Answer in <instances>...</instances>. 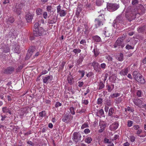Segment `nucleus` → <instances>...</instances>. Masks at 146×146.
Instances as JSON below:
<instances>
[{"label":"nucleus","instance_id":"nucleus-1","mask_svg":"<svg viewBox=\"0 0 146 146\" xmlns=\"http://www.w3.org/2000/svg\"><path fill=\"white\" fill-rule=\"evenodd\" d=\"M131 7H129L127 8L125 13V17L129 21L134 19L136 17L137 13L131 9Z\"/></svg>","mask_w":146,"mask_h":146},{"label":"nucleus","instance_id":"nucleus-2","mask_svg":"<svg viewBox=\"0 0 146 146\" xmlns=\"http://www.w3.org/2000/svg\"><path fill=\"white\" fill-rule=\"evenodd\" d=\"M104 16V14H102L99 15L98 18L95 19L94 21L95 26L97 28L103 25V21L105 20Z\"/></svg>","mask_w":146,"mask_h":146},{"label":"nucleus","instance_id":"nucleus-3","mask_svg":"<svg viewBox=\"0 0 146 146\" xmlns=\"http://www.w3.org/2000/svg\"><path fill=\"white\" fill-rule=\"evenodd\" d=\"M24 6V4L22 3L15 4L13 7V11L16 12L17 14L19 15L21 13V9Z\"/></svg>","mask_w":146,"mask_h":146},{"label":"nucleus","instance_id":"nucleus-4","mask_svg":"<svg viewBox=\"0 0 146 146\" xmlns=\"http://www.w3.org/2000/svg\"><path fill=\"white\" fill-rule=\"evenodd\" d=\"M125 38V36H122L121 37H119L114 44V48H116L118 46H121L123 48L124 46V44L122 43L123 40Z\"/></svg>","mask_w":146,"mask_h":146},{"label":"nucleus","instance_id":"nucleus-5","mask_svg":"<svg viewBox=\"0 0 146 146\" xmlns=\"http://www.w3.org/2000/svg\"><path fill=\"white\" fill-rule=\"evenodd\" d=\"M82 137L81 134L79 132H75L73 135L72 139L74 142L77 143L81 140Z\"/></svg>","mask_w":146,"mask_h":146},{"label":"nucleus","instance_id":"nucleus-6","mask_svg":"<svg viewBox=\"0 0 146 146\" xmlns=\"http://www.w3.org/2000/svg\"><path fill=\"white\" fill-rule=\"evenodd\" d=\"M123 15L122 14H121L117 16L115 20H114V22L115 23L114 26L115 27V25H116V27H117V25L118 23H120L124 24L123 22Z\"/></svg>","mask_w":146,"mask_h":146},{"label":"nucleus","instance_id":"nucleus-7","mask_svg":"<svg viewBox=\"0 0 146 146\" xmlns=\"http://www.w3.org/2000/svg\"><path fill=\"white\" fill-rule=\"evenodd\" d=\"M92 66H93L94 70L97 72L100 73L101 72V69L100 67V65L98 62L95 61L91 63Z\"/></svg>","mask_w":146,"mask_h":146},{"label":"nucleus","instance_id":"nucleus-8","mask_svg":"<svg viewBox=\"0 0 146 146\" xmlns=\"http://www.w3.org/2000/svg\"><path fill=\"white\" fill-rule=\"evenodd\" d=\"M57 12L58 14L61 17H64L66 14V12L65 11L63 10L62 7L59 5L56 7Z\"/></svg>","mask_w":146,"mask_h":146},{"label":"nucleus","instance_id":"nucleus-9","mask_svg":"<svg viewBox=\"0 0 146 146\" xmlns=\"http://www.w3.org/2000/svg\"><path fill=\"white\" fill-rule=\"evenodd\" d=\"M119 7L118 5L117 4L109 3L107 5L108 9L109 11H113L117 10Z\"/></svg>","mask_w":146,"mask_h":146},{"label":"nucleus","instance_id":"nucleus-10","mask_svg":"<svg viewBox=\"0 0 146 146\" xmlns=\"http://www.w3.org/2000/svg\"><path fill=\"white\" fill-rule=\"evenodd\" d=\"M133 102L135 105L139 107H146V104H144L140 99H135L133 100Z\"/></svg>","mask_w":146,"mask_h":146},{"label":"nucleus","instance_id":"nucleus-11","mask_svg":"<svg viewBox=\"0 0 146 146\" xmlns=\"http://www.w3.org/2000/svg\"><path fill=\"white\" fill-rule=\"evenodd\" d=\"M44 30L43 28L39 27L38 29V30H34L33 34L35 36H37L41 35L43 33Z\"/></svg>","mask_w":146,"mask_h":146},{"label":"nucleus","instance_id":"nucleus-12","mask_svg":"<svg viewBox=\"0 0 146 146\" xmlns=\"http://www.w3.org/2000/svg\"><path fill=\"white\" fill-rule=\"evenodd\" d=\"M15 69V68L13 66L7 67L5 69L4 73L6 74H11L14 72Z\"/></svg>","mask_w":146,"mask_h":146},{"label":"nucleus","instance_id":"nucleus-13","mask_svg":"<svg viewBox=\"0 0 146 146\" xmlns=\"http://www.w3.org/2000/svg\"><path fill=\"white\" fill-rule=\"evenodd\" d=\"M0 49L2 52L5 53L8 52L9 51V47H7L3 43H2L0 44Z\"/></svg>","mask_w":146,"mask_h":146},{"label":"nucleus","instance_id":"nucleus-14","mask_svg":"<svg viewBox=\"0 0 146 146\" xmlns=\"http://www.w3.org/2000/svg\"><path fill=\"white\" fill-rule=\"evenodd\" d=\"M34 16V14L29 12H28L26 15L25 17L27 21L29 23L31 22L33 17Z\"/></svg>","mask_w":146,"mask_h":146},{"label":"nucleus","instance_id":"nucleus-15","mask_svg":"<svg viewBox=\"0 0 146 146\" xmlns=\"http://www.w3.org/2000/svg\"><path fill=\"white\" fill-rule=\"evenodd\" d=\"M53 79V77L50 75L45 77L43 79V82L44 83L47 84L49 82H51Z\"/></svg>","mask_w":146,"mask_h":146},{"label":"nucleus","instance_id":"nucleus-16","mask_svg":"<svg viewBox=\"0 0 146 146\" xmlns=\"http://www.w3.org/2000/svg\"><path fill=\"white\" fill-rule=\"evenodd\" d=\"M137 82L141 84H144L145 82V80L144 78H143L142 76L141 75L139 76L138 78H137V79L135 80Z\"/></svg>","mask_w":146,"mask_h":146},{"label":"nucleus","instance_id":"nucleus-17","mask_svg":"<svg viewBox=\"0 0 146 146\" xmlns=\"http://www.w3.org/2000/svg\"><path fill=\"white\" fill-rule=\"evenodd\" d=\"M118 123H115L112 124L110 126V129L111 131H114L117 129L118 126Z\"/></svg>","mask_w":146,"mask_h":146},{"label":"nucleus","instance_id":"nucleus-18","mask_svg":"<svg viewBox=\"0 0 146 146\" xmlns=\"http://www.w3.org/2000/svg\"><path fill=\"white\" fill-rule=\"evenodd\" d=\"M92 39L95 42H102L101 38L98 35L93 36H92Z\"/></svg>","mask_w":146,"mask_h":146},{"label":"nucleus","instance_id":"nucleus-19","mask_svg":"<svg viewBox=\"0 0 146 146\" xmlns=\"http://www.w3.org/2000/svg\"><path fill=\"white\" fill-rule=\"evenodd\" d=\"M11 108H9L6 107H3L2 108V111L3 113H8L10 114H11Z\"/></svg>","mask_w":146,"mask_h":146},{"label":"nucleus","instance_id":"nucleus-20","mask_svg":"<svg viewBox=\"0 0 146 146\" xmlns=\"http://www.w3.org/2000/svg\"><path fill=\"white\" fill-rule=\"evenodd\" d=\"M128 72L127 68H125L120 72L119 74L121 75H126Z\"/></svg>","mask_w":146,"mask_h":146},{"label":"nucleus","instance_id":"nucleus-21","mask_svg":"<svg viewBox=\"0 0 146 146\" xmlns=\"http://www.w3.org/2000/svg\"><path fill=\"white\" fill-rule=\"evenodd\" d=\"M14 50L15 52L18 54H19L21 52L20 46L19 44H16Z\"/></svg>","mask_w":146,"mask_h":146},{"label":"nucleus","instance_id":"nucleus-22","mask_svg":"<svg viewBox=\"0 0 146 146\" xmlns=\"http://www.w3.org/2000/svg\"><path fill=\"white\" fill-rule=\"evenodd\" d=\"M141 75V74L137 71H134L133 74V77L134 78L135 80L137 79V78H138V77Z\"/></svg>","mask_w":146,"mask_h":146},{"label":"nucleus","instance_id":"nucleus-23","mask_svg":"<svg viewBox=\"0 0 146 146\" xmlns=\"http://www.w3.org/2000/svg\"><path fill=\"white\" fill-rule=\"evenodd\" d=\"M105 27V28L104 35L105 37H109L111 35V34L110 33V32Z\"/></svg>","mask_w":146,"mask_h":146},{"label":"nucleus","instance_id":"nucleus-24","mask_svg":"<svg viewBox=\"0 0 146 146\" xmlns=\"http://www.w3.org/2000/svg\"><path fill=\"white\" fill-rule=\"evenodd\" d=\"M15 21L14 18L12 17H10L6 20V22L7 24H10L13 23Z\"/></svg>","mask_w":146,"mask_h":146},{"label":"nucleus","instance_id":"nucleus-25","mask_svg":"<svg viewBox=\"0 0 146 146\" xmlns=\"http://www.w3.org/2000/svg\"><path fill=\"white\" fill-rule=\"evenodd\" d=\"M114 84H111L110 85H107L106 87L107 89L109 92H111L114 88Z\"/></svg>","mask_w":146,"mask_h":146},{"label":"nucleus","instance_id":"nucleus-26","mask_svg":"<svg viewBox=\"0 0 146 146\" xmlns=\"http://www.w3.org/2000/svg\"><path fill=\"white\" fill-rule=\"evenodd\" d=\"M92 141V139L90 137H87L85 139V142L88 143L90 144Z\"/></svg>","mask_w":146,"mask_h":146},{"label":"nucleus","instance_id":"nucleus-27","mask_svg":"<svg viewBox=\"0 0 146 146\" xmlns=\"http://www.w3.org/2000/svg\"><path fill=\"white\" fill-rule=\"evenodd\" d=\"M117 60L120 61H122L123 60V54L120 53L119 54V56Z\"/></svg>","mask_w":146,"mask_h":146},{"label":"nucleus","instance_id":"nucleus-28","mask_svg":"<svg viewBox=\"0 0 146 146\" xmlns=\"http://www.w3.org/2000/svg\"><path fill=\"white\" fill-rule=\"evenodd\" d=\"M35 50V48L34 46H32L30 48L28 51V52L31 53V54H33V53Z\"/></svg>","mask_w":146,"mask_h":146},{"label":"nucleus","instance_id":"nucleus-29","mask_svg":"<svg viewBox=\"0 0 146 146\" xmlns=\"http://www.w3.org/2000/svg\"><path fill=\"white\" fill-rule=\"evenodd\" d=\"M69 114L68 115H65L64 117H63L62 119V121L63 122H65L67 121L68 119H69Z\"/></svg>","mask_w":146,"mask_h":146},{"label":"nucleus","instance_id":"nucleus-30","mask_svg":"<svg viewBox=\"0 0 146 146\" xmlns=\"http://www.w3.org/2000/svg\"><path fill=\"white\" fill-rule=\"evenodd\" d=\"M42 9L40 8H38L36 9V13L37 15H40L42 14Z\"/></svg>","mask_w":146,"mask_h":146},{"label":"nucleus","instance_id":"nucleus-31","mask_svg":"<svg viewBox=\"0 0 146 146\" xmlns=\"http://www.w3.org/2000/svg\"><path fill=\"white\" fill-rule=\"evenodd\" d=\"M83 60V59L82 58H79L76 61V65H79L82 62Z\"/></svg>","mask_w":146,"mask_h":146},{"label":"nucleus","instance_id":"nucleus-32","mask_svg":"<svg viewBox=\"0 0 146 146\" xmlns=\"http://www.w3.org/2000/svg\"><path fill=\"white\" fill-rule=\"evenodd\" d=\"M98 86L99 87L98 89L99 90H101L104 88V84L102 82H100L99 84L98 85Z\"/></svg>","mask_w":146,"mask_h":146},{"label":"nucleus","instance_id":"nucleus-33","mask_svg":"<svg viewBox=\"0 0 146 146\" xmlns=\"http://www.w3.org/2000/svg\"><path fill=\"white\" fill-rule=\"evenodd\" d=\"M125 111H130L131 112H133L134 111V110L133 108L130 107L129 106L127 108H125Z\"/></svg>","mask_w":146,"mask_h":146},{"label":"nucleus","instance_id":"nucleus-34","mask_svg":"<svg viewBox=\"0 0 146 146\" xmlns=\"http://www.w3.org/2000/svg\"><path fill=\"white\" fill-rule=\"evenodd\" d=\"M120 94L119 93H117L115 94H111L110 96L112 98H114L119 96Z\"/></svg>","mask_w":146,"mask_h":146},{"label":"nucleus","instance_id":"nucleus-35","mask_svg":"<svg viewBox=\"0 0 146 146\" xmlns=\"http://www.w3.org/2000/svg\"><path fill=\"white\" fill-rule=\"evenodd\" d=\"M39 25H40L39 23L38 22H36L35 23L34 25V28L35 29V30H38V29L39 28L38 27Z\"/></svg>","mask_w":146,"mask_h":146},{"label":"nucleus","instance_id":"nucleus-36","mask_svg":"<svg viewBox=\"0 0 146 146\" xmlns=\"http://www.w3.org/2000/svg\"><path fill=\"white\" fill-rule=\"evenodd\" d=\"M125 48L126 49L129 50V49H133L134 48V47L129 44H127L125 46Z\"/></svg>","mask_w":146,"mask_h":146},{"label":"nucleus","instance_id":"nucleus-37","mask_svg":"<svg viewBox=\"0 0 146 146\" xmlns=\"http://www.w3.org/2000/svg\"><path fill=\"white\" fill-rule=\"evenodd\" d=\"M32 54L28 52L25 58V60H28L30 58V57L32 56Z\"/></svg>","mask_w":146,"mask_h":146},{"label":"nucleus","instance_id":"nucleus-38","mask_svg":"<svg viewBox=\"0 0 146 146\" xmlns=\"http://www.w3.org/2000/svg\"><path fill=\"white\" fill-rule=\"evenodd\" d=\"M73 52L75 54H78L81 52V50L79 49H74Z\"/></svg>","mask_w":146,"mask_h":146},{"label":"nucleus","instance_id":"nucleus-39","mask_svg":"<svg viewBox=\"0 0 146 146\" xmlns=\"http://www.w3.org/2000/svg\"><path fill=\"white\" fill-rule=\"evenodd\" d=\"M75 108L73 107H71L70 108V110L71 113L72 115H74L75 114L74 111Z\"/></svg>","mask_w":146,"mask_h":146},{"label":"nucleus","instance_id":"nucleus-40","mask_svg":"<svg viewBox=\"0 0 146 146\" xmlns=\"http://www.w3.org/2000/svg\"><path fill=\"white\" fill-rule=\"evenodd\" d=\"M93 52H94V56L95 57L99 55L100 53L98 50L95 49H94Z\"/></svg>","mask_w":146,"mask_h":146},{"label":"nucleus","instance_id":"nucleus-41","mask_svg":"<svg viewBox=\"0 0 146 146\" xmlns=\"http://www.w3.org/2000/svg\"><path fill=\"white\" fill-rule=\"evenodd\" d=\"M114 111V110L112 108H110L109 111V115L110 116L111 115L113 114Z\"/></svg>","mask_w":146,"mask_h":146},{"label":"nucleus","instance_id":"nucleus-42","mask_svg":"<svg viewBox=\"0 0 146 146\" xmlns=\"http://www.w3.org/2000/svg\"><path fill=\"white\" fill-rule=\"evenodd\" d=\"M46 9L48 12L51 13L52 11V7L51 6H48L47 7Z\"/></svg>","mask_w":146,"mask_h":146},{"label":"nucleus","instance_id":"nucleus-43","mask_svg":"<svg viewBox=\"0 0 146 146\" xmlns=\"http://www.w3.org/2000/svg\"><path fill=\"white\" fill-rule=\"evenodd\" d=\"M86 110L84 109H82L80 110H77L76 111V113H79L80 114H81L82 113H84Z\"/></svg>","mask_w":146,"mask_h":146},{"label":"nucleus","instance_id":"nucleus-44","mask_svg":"<svg viewBox=\"0 0 146 146\" xmlns=\"http://www.w3.org/2000/svg\"><path fill=\"white\" fill-rule=\"evenodd\" d=\"M133 121H131L129 120L127 122V126L128 127H130L133 124Z\"/></svg>","mask_w":146,"mask_h":146},{"label":"nucleus","instance_id":"nucleus-45","mask_svg":"<svg viewBox=\"0 0 146 146\" xmlns=\"http://www.w3.org/2000/svg\"><path fill=\"white\" fill-rule=\"evenodd\" d=\"M106 125L104 123H100V128H102L104 129L106 127Z\"/></svg>","mask_w":146,"mask_h":146},{"label":"nucleus","instance_id":"nucleus-46","mask_svg":"<svg viewBox=\"0 0 146 146\" xmlns=\"http://www.w3.org/2000/svg\"><path fill=\"white\" fill-rule=\"evenodd\" d=\"M100 66L101 69L102 68L103 70L105 69L106 66V64L104 63H102Z\"/></svg>","mask_w":146,"mask_h":146},{"label":"nucleus","instance_id":"nucleus-47","mask_svg":"<svg viewBox=\"0 0 146 146\" xmlns=\"http://www.w3.org/2000/svg\"><path fill=\"white\" fill-rule=\"evenodd\" d=\"M139 3L138 0H132L131 3L133 5H136Z\"/></svg>","mask_w":146,"mask_h":146},{"label":"nucleus","instance_id":"nucleus-48","mask_svg":"<svg viewBox=\"0 0 146 146\" xmlns=\"http://www.w3.org/2000/svg\"><path fill=\"white\" fill-rule=\"evenodd\" d=\"M96 3L97 5L100 6L102 5V2L100 0H97L96 2Z\"/></svg>","mask_w":146,"mask_h":146},{"label":"nucleus","instance_id":"nucleus-49","mask_svg":"<svg viewBox=\"0 0 146 146\" xmlns=\"http://www.w3.org/2000/svg\"><path fill=\"white\" fill-rule=\"evenodd\" d=\"M86 43V41L85 39H82L80 42V44H82L84 45H85Z\"/></svg>","mask_w":146,"mask_h":146},{"label":"nucleus","instance_id":"nucleus-50","mask_svg":"<svg viewBox=\"0 0 146 146\" xmlns=\"http://www.w3.org/2000/svg\"><path fill=\"white\" fill-rule=\"evenodd\" d=\"M102 99L101 98H99L97 100V104L98 105H100L102 103Z\"/></svg>","mask_w":146,"mask_h":146},{"label":"nucleus","instance_id":"nucleus-51","mask_svg":"<svg viewBox=\"0 0 146 146\" xmlns=\"http://www.w3.org/2000/svg\"><path fill=\"white\" fill-rule=\"evenodd\" d=\"M106 104L108 106H111V103L110 100H107L106 102Z\"/></svg>","mask_w":146,"mask_h":146},{"label":"nucleus","instance_id":"nucleus-52","mask_svg":"<svg viewBox=\"0 0 146 146\" xmlns=\"http://www.w3.org/2000/svg\"><path fill=\"white\" fill-rule=\"evenodd\" d=\"M23 68V66L22 65L19 66L16 69L17 72H20L21 71V70Z\"/></svg>","mask_w":146,"mask_h":146},{"label":"nucleus","instance_id":"nucleus-53","mask_svg":"<svg viewBox=\"0 0 146 146\" xmlns=\"http://www.w3.org/2000/svg\"><path fill=\"white\" fill-rule=\"evenodd\" d=\"M40 116L42 117H43L45 115V111H42L40 112L39 113Z\"/></svg>","mask_w":146,"mask_h":146},{"label":"nucleus","instance_id":"nucleus-54","mask_svg":"<svg viewBox=\"0 0 146 146\" xmlns=\"http://www.w3.org/2000/svg\"><path fill=\"white\" fill-rule=\"evenodd\" d=\"M43 17L45 19H46L47 18L48 16V14L47 12L45 11L44 12L43 14Z\"/></svg>","mask_w":146,"mask_h":146},{"label":"nucleus","instance_id":"nucleus-55","mask_svg":"<svg viewBox=\"0 0 146 146\" xmlns=\"http://www.w3.org/2000/svg\"><path fill=\"white\" fill-rule=\"evenodd\" d=\"M72 78L71 77H68L67 78V80L68 81V82L70 84H72Z\"/></svg>","mask_w":146,"mask_h":146},{"label":"nucleus","instance_id":"nucleus-56","mask_svg":"<svg viewBox=\"0 0 146 146\" xmlns=\"http://www.w3.org/2000/svg\"><path fill=\"white\" fill-rule=\"evenodd\" d=\"M79 72L81 74V77H83L85 73L84 71V70H79Z\"/></svg>","mask_w":146,"mask_h":146},{"label":"nucleus","instance_id":"nucleus-57","mask_svg":"<svg viewBox=\"0 0 146 146\" xmlns=\"http://www.w3.org/2000/svg\"><path fill=\"white\" fill-rule=\"evenodd\" d=\"M142 92L141 90H138L137 92V95L139 97H141Z\"/></svg>","mask_w":146,"mask_h":146},{"label":"nucleus","instance_id":"nucleus-58","mask_svg":"<svg viewBox=\"0 0 146 146\" xmlns=\"http://www.w3.org/2000/svg\"><path fill=\"white\" fill-rule=\"evenodd\" d=\"M82 103L85 105H87L88 104V100H82Z\"/></svg>","mask_w":146,"mask_h":146},{"label":"nucleus","instance_id":"nucleus-59","mask_svg":"<svg viewBox=\"0 0 146 146\" xmlns=\"http://www.w3.org/2000/svg\"><path fill=\"white\" fill-rule=\"evenodd\" d=\"M88 127V125L87 123H84L81 126V129H84L86 127Z\"/></svg>","mask_w":146,"mask_h":146},{"label":"nucleus","instance_id":"nucleus-60","mask_svg":"<svg viewBox=\"0 0 146 146\" xmlns=\"http://www.w3.org/2000/svg\"><path fill=\"white\" fill-rule=\"evenodd\" d=\"M98 113L101 115H102L104 114V111L102 109H100L98 111Z\"/></svg>","mask_w":146,"mask_h":146},{"label":"nucleus","instance_id":"nucleus-61","mask_svg":"<svg viewBox=\"0 0 146 146\" xmlns=\"http://www.w3.org/2000/svg\"><path fill=\"white\" fill-rule=\"evenodd\" d=\"M84 132L85 134H87L90 132V130L89 129H86L84 130Z\"/></svg>","mask_w":146,"mask_h":146},{"label":"nucleus","instance_id":"nucleus-62","mask_svg":"<svg viewBox=\"0 0 146 146\" xmlns=\"http://www.w3.org/2000/svg\"><path fill=\"white\" fill-rule=\"evenodd\" d=\"M61 106V104L60 103V102H56V104H55V107L56 108H57L59 106Z\"/></svg>","mask_w":146,"mask_h":146},{"label":"nucleus","instance_id":"nucleus-63","mask_svg":"<svg viewBox=\"0 0 146 146\" xmlns=\"http://www.w3.org/2000/svg\"><path fill=\"white\" fill-rule=\"evenodd\" d=\"M123 101V100L120 97L118 98L117 100V103H120L122 102Z\"/></svg>","mask_w":146,"mask_h":146},{"label":"nucleus","instance_id":"nucleus-64","mask_svg":"<svg viewBox=\"0 0 146 146\" xmlns=\"http://www.w3.org/2000/svg\"><path fill=\"white\" fill-rule=\"evenodd\" d=\"M135 139V137L133 136H131L130 137V140L131 142H133Z\"/></svg>","mask_w":146,"mask_h":146}]
</instances>
